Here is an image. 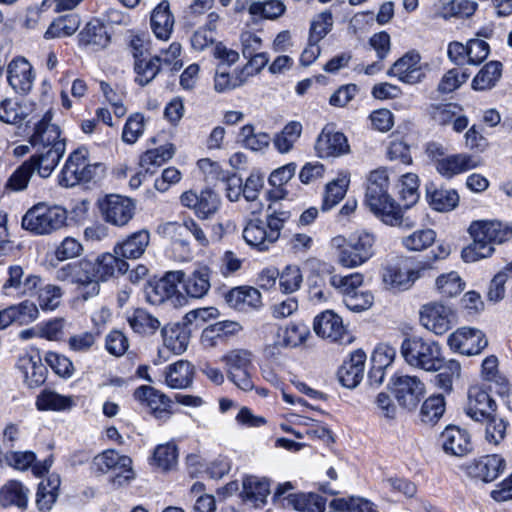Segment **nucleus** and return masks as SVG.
<instances>
[{"label": "nucleus", "instance_id": "nucleus-4", "mask_svg": "<svg viewBox=\"0 0 512 512\" xmlns=\"http://www.w3.org/2000/svg\"><path fill=\"white\" fill-rule=\"evenodd\" d=\"M401 354L408 365L428 372L437 370L443 357L437 342L421 337L406 338L401 344Z\"/></svg>", "mask_w": 512, "mask_h": 512}, {"label": "nucleus", "instance_id": "nucleus-62", "mask_svg": "<svg viewBox=\"0 0 512 512\" xmlns=\"http://www.w3.org/2000/svg\"><path fill=\"white\" fill-rule=\"evenodd\" d=\"M303 277L298 266H287L279 273V285L282 292L289 294L297 291L302 283Z\"/></svg>", "mask_w": 512, "mask_h": 512}, {"label": "nucleus", "instance_id": "nucleus-12", "mask_svg": "<svg viewBox=\"0 0 512 512\" xmlns=\"http://www.w3.org/2000/svg\"><path fill=\"white\" fill-rule=\"evenodd\" d=\"M427 269L429 267L425 265L417 268H407L396 264L387 265L382 271L384 287L394 293L409 290Z\"/></svg>", "mask_w": 512, "mask_h": 512}, {"label": "nucleus", "instance_id": "nucleus-33", "mask_svg": "<svg viewBox=\"0 0 512 512\" xmlns=\"http://www.w3.org/2000/svg\"><path fill=\"white\" fill-rule=\"evenodd\" d=\"M134 397L145 404L157 417L168 411L170 399L152 386H140L134 392Z\"/></svg>", "mask_w": 512, "mask_h": 512}, {"label": "nucleus", "instance_id": "nucleus-60", "mask_svg": "<svg viewBox=\"0 0 512 512\" xmlns=\"http://www.w3.org/2000/svg\"><path fill=\"white\" fill-rule=\"evenodd\" d=\"M223 361L227 365V372L253 369L252 354L245 349L231 350L223 357Z\"/></svg>", "mask_w": 512, "mask_h": 512}, {"label": "nucleus", "instance_id": "nucleus-39", "mask_svg": "<svg viewBox=\"0 0 512 512\" xmlns=\"http://www.w3.org/2000/svg\"><path fill=\"white\" fill-rule=\"evenodd\" d=\"M164 346L179 355L186 351L189 343L188 331L179 324L166 325L161 330Z\"/></svg>", "mask_w": 512, "mask_h": 512}, {"label": "nucleus", "instance_id": "nucleus-22", "mask_svg": "<svg viewBox=\"0 0 512 512\" xmlns=\"http://www.w3.org/2000/svg\"><path fill=\"white\" fill-rule=\"evenodd\" d=\"M439 445L446 454L462 457L472 451L469 433L454 425L447 426L439 436Z\"/></svg>", "mask_w": 512, "mask_h": 512}, {"label": "nucleus", "instance_id": "nucleus-44", "mask_svg": "<svg viewBox=\"0 0 512 512\" xmlns=\"http://www.w3.org/2000/svg\"><path fill=\"white\" fill-rule=\"evenodd\" d=\"M288 504L301 512H324L326 498L317 493L289 494Z\"/></svg>", "mask_w": 512, "mask_h": 512}, {"label": "nucleus", "instance_id": "nucleus-20", "mask_svg": "<svg viewBox=\"0 0 512 512\" xmlns=\"http://www.w3.org/2000/svg\"><path fill=\"white\" fill-rule=\"evenodd\" d=\"M7 79L16 93L28 94L32 90L35 80L32 65L23 57L13 59L7 68Z\"/></svg>", "mask_w": 512, "mask_h": 512}, {"label": "nucleus", "instance_id": "nucleus-23", "mask_svg": "<svg viewBox=\"0 0 512 512\" xmlns=\"http://www.w3.org/2000/svg\"><path fill=\"white\" fill-rule=\"evenodd\" d=\"M313 329L318 336L332 342H344V338L348 337L342 318L332 310H326L316 316Z\"/></svg>", "mask_w": 512, "mask_h": 512}, {"label": "nucleus", "instance_id": "nucleus-59", "mask_svg": "<svg viewBox=\"0 0 512 512\" xmlns=\"http://www.w3.org/2000/svg\"><path fill=\"white\" fill-rule=\"evenodd\" d=\"M332 25L333 18L331 12H321L311 22L309 38L313 42H320L329 33Z\"/></svg>", "mask_w": 512, "mask_h": 512}, {"label": "nucleus", "instance_id": "nucleus-16", "mask_svg": "<svg viewBox=\"0 0 512 512\" xmlns=\"http://www.w3.org/2000/svg\"><path fill=\"white\" fill-rule=\"evenodd\" d=\"M66 149V142L55 143L45 149H34V154L25 161L34 173L42 178H48L57 167Z\"/></svg>", "mask_w": 512, "mask_h": 512}, {"label": "nucleus", "instance_id": "nucleus-30", "mask_svg": "<svg viewBox=\"0 0 512 512\" xmlns=\"http://www.w3.org/2000/svg\"><path fill=\"white\" fill-rule=\"evenodd\" d=\"M479 160L471 155L461 153L437 159L436 170L444 177L451 178L479 166Z\"/></svg>", "mask_w": 512, "mask_h": 512}, {"label": "nucleus", "instance_id": "nucleus-61", "mask_svg": "<svg viewBox=\"0 0 512 512\" xmlns=\"http://www.w3.org/2000/svg\"><path fill=\"white\" fill-rule=\"evenodd\" d=\"M63 290L60 286L48 284L39 290V306L43 310H55L61 303Z\"/></svg>", "mask_w": 512, "mask_h": 512}, {"label": "nucleus", "instance_id": "nucleus-45", "mask_svg": "<svg viewBox=\"0 0 512 512\" xmlns=\"http://www.w3.org/2000/svg\"><path fill=\"white\" fill-rule=\"evenodd\" d=\"M502 75V64L499 61L488 62L474 77L472 88L474 90H487L496 85Z\"/></svg>", "mask_w": 512, "mask_h": 512}, {"label": "nucleus", "instance_id": "nucleus-52", "mask_svg": "<svg viewBox=\"0 0 512 512\" xmlns=\"http://www.w3.org/2000/svg\"><path fill=\"white\" fill-rule=\"evenodd\" d=\"M134 58V70L137 74L135 81L139 85L145 86L150 83L160 71V58L154 57L147 61L145 59L139 58L136 53L134 54Z\"/></svg>", "mask_w": 512, "mask_h": 512}, {"label": "nucleus", "instance_id": "nucleus-53", "mask_svg": "<svg viewBox=\"0 0 512 512\" xmlns=\"http://www.w3.org/2000/svg\"><path fill=\"white\" fill-rule=\"evenodd\" d=\"M445 412V400L443 395H433L427 398L420 410V419L423 423H436Z\"/></svg>", "mask_w": 512, "mask_h": 512}, {"label": "nucleus", "instance_id": "nucleus-31", "mask_svg": "<svg viewBox=\"0 0 512 512\" xmlns=\"http://www.w3.org/2000/svg\"><path fill=\"white\" fill-rule=\"evenodd\" d=\"M243 238L246 243L259 251L267 250L275 239L271 238L266 224L261 219L250 220L243 230Z\"/></svg>", "mask_w": 512, "mask_h": 512}, {"label": "nucleus", "instance_id": "nucleus-38", "mask_svg": "<svg viewBox=\"0 0 512 512\" xmlns=\"http://www.w3.org/2000/svg\"><path fill=\"white\" fill-rule=\"evenodd\" d=\"M60 484V477L54 474L39 483L36 494V505L40 511L47 512L51 510L58 498Z\"/></svg>", "mask_w": 512, "mask_h": 512}, {"label": "nucleus", "instance_id": "nucleus-40", "mask_svg": "<svg viewBox=\"0 0 512 512\" xmlns=\"http://www.w3.org/2000/svg\"><path fill=\"white\" fill-rule=\"evenodd\" d=\"M296 167V164L291 162L275 169L270 174L268 181L273 189L268 192L269 199L277 201L285 198L287 191L284 189V185L293 178Z\"/></svg>", "mask_w": 512, "mask_h": 512}, {"label": "nucleus", "instance_id": "nucleus-28", "mask_svg": "<svg viewBox=\"0 0 512 512\" xmlns=\"http://www.w3.org/2000/svg\"><path fill=\"white\" fill-rule=\"evenodd\" d=\"M315 148L322 158L341 156L350 150L347 138L343 133L331 132L326 129L318 136Z\"/></svg>", "mask_w": 512, "mask_h": 512}, {"label": "nucleus", "instance_id": "nucleus-48", "mask_svg": "<svg viewBox=\"0 0 512 512\" xmlns=\"http://www.w3.org/2000/svg\"><path fill=\"white\" fill-rule=\"evenodd\" d=\"M128 323L134 332L143 335L154 334L161 326L160 321L144 309H136L128 317Z\"/></svg>", "mask_w": 512, "mask_h": 512}, {"label": "nucleus", "instance_id": "nucleus-63", "mask_svg": "<svg viewBox=\"0 0 512 512\" xmlns=\"http://www.w3.org/2000/svg\"><path fill=\"white\" fill-rule=\"evenodd\" d=\"M249 12L267 19H276L285 12V5L278 0L254 2L250 5Z\"/></svg>", "mask_w": 512, "mask_h": 512}, {"label": "nucleus", "instance_id": "nucleus-15", "mask_svg": "<svg viewBox=\"0 0 512 512\" xmlns=\"http://www.w3.org/2000/svg\"><path fill=\"white\" fill-rule=\"evenodd\" d=\"M307 266L317 274H329V283L335 289H337L343 296H346L356 292L363 284V275L360 273H353L346 276L333 274L334 267L324 261L317 258H310L306 262Z\"/></svg>", "mask_w": 512, "mask_h": 512}, {"label": "nucleus", "instance_id": "nucleus-47", "mask_svg": "<svg viewBox=\"0 0 512 512\" xmlns=\"http://www.w3.org/2000/svg\"><path fill=\"white\" fill-rule=\"evenodd\" d=\"M436 371H439L435 377L436 386L445 392H451L454 380L461 374L460 363L453 359L445 361L442 357L441 365Z\"/></svg>", "mask_w": 512, "mask_h": 512}, {"label": "nucleus", "instance_id": "nucleus-29", "mask_svg": "<svg viewBox=\"0 0 512 512\" xmlns=\"http://www.w3.org/2000/svg\"><path fill=\"white\" fill-rule=\"evenodd\" d=\"M504 467V459L499 455H486L471 463L468 472L474 478L491 482L499 476Z\"/></svg>", "mask_w": 512, "mask_h": 512}, {"label": "nucleus", "instance_id": "nucleus-41", "mask_svg": "<svg viewBox=\"0 0 512 512\" xmlns=\"http://www.w3.org/2000/svg\"><path fill=\"white\" fill-rule=\"evenodd\" d=\"M270 494L268 479L257 476H248L243 480V499L253 503L255 506L263 504Z\"/></svg>", "mask_w": 512, "mask_h": 512}, {"label": "nucleus", "instance_id": "nucleus-35", "mask_svg": "<svg viewBox=\"0 0 512 512\" xmlns=\"http://www.w3.org/2000/svg\"><path fill=\"white\" fill-rule=\"evenodd\" d=\"M426 196L430 206L440 212L454 209L459 202V196L455 190L437 188L433 183L426 186Z\"/></svg>", "mask_w": 512, "mask_h": 512}, {"label": "nucleus", "instance_id": "nucleus-34", "mask_svg": "<svg viewBox=\"0 0 512 512\" xmlns=\"http://www.w3.org/2000/svg\"><path fill=\"white\" fill-rule=\"evenodd\" d=\"M194 369L190 362L179 360L167 367L166 384L172 389H185L192 384Z\"/></svg>", "mask_w": 512, "mask_h": 512}, {"label": "nucleus", "instance_id": "nucleus-57", "mask_svg": "<svg viewBox=\"0 0 512 512\" xmlns=\"http://www.w3.org/2000/svg\"><path fill=\"white\" fill-rule=\"evenodd\" d=\"M83 40L96 49L105 48L110 42V36L106 27L99 23H88L83 33Z\"/></svg>", "mask_w": 512, "mask_h": 512}, {"label": "nucleus", "instance_id": "nucleus-13", "mask_svg": "<svg viewBox=\"0 0 512 512\" xmlns=\"http://www.w3.org/2000/svg\"><path fill=\"white\" fill-rule=\"evenodd\" d=\"M393 392L400 406L414 410L424 397L425 385L416 376L400 375L393 378Z\"/></svg>", "mask_w": 512, "mask_h": 512}, {"label": "nucleus", "instance_id": "nucleus-36", "mask_svg": "<svg viewBox=\"0 0 512 512\" xmlns=\"http://www.w3.org/2000/svg\"><path fill=\"white\" fill-rule=\"evenodd\" d=\"M174 26V17L170 12L169 2L162 1L151 14V27L156 37L167 40Z\"/></svg>", "mask_w": 512, "mask_h": 512}, {"label": "nucleus", "instance_id": "nucleus-49", "mask_svg": "<svg viewBox=\"0 0 512 512\" xmlns=\"http://www.w3.org/2000/svg\"><path fill=\"white\" fill-rule=\"evenodd\" d=\"M79 19L76 15L70 14L54 20L46 30V39L63 38L73 35L79 28Z\"/></svg>", "mask_w": 512, "mask_h": 512}, {"label": "nucleus", "instance_id": "nucleus-32", "mask_svg": "<svg viewBox=\"0 0 512 512\" xmlns=\"http://www.w3.org/2000/svg\"><path fill=\"white\" fill-rule=\"evenodd\" d=\"M29 499V489L17 480H9L0 489V505L2 507L16 506L26 509Z\"/></svg>", "mask_w": 512, "mask_h": 512}, {"label": "nucleus", "instance_id": "nucleus-3", "mask_svg": "<svg viewBox=\"0 0 512 512\" xmlns=\"http://www.w3.org/2000/svg\"><path fill=\"white\" fill-rule=\"evenodd\" d=\"M468 230L473 241L461 252L466 263L490 257L495 251L494 245L512 239V227L499 221H474Z\"/></svg>", "mask_w": 512, "mask_h": 512}, {"label": "nucleus", "instance_id": "nucleus-46", "mask_svg": "<svg viewBox=\"0 0 512 512\" xmlns=\"http://www.w3.org/2000/svg\"><path fill=\"white\" fill-rule=\"evenodd\" d=\"M350 179L347 175H341L326 185L322 203V210L328 211L337 205L345 196Z\"/></svg>", "mask_w": 512, "mask_h": 512}, {"label": "nucleus", "instance_id": "nucleus-43", "mask_svg": "<svg viewBox=\"0 0 512 512\" xmlns=\"http://www.w3.org/2000/svg\"><path fill=\"white\" fill-rule=\"evenodd\" d=\"M71 396H64L55 391L45 389L36 398V407L40 411H65L74 406Z\"/></svg>", "mask_w": 512, "mask_h": 512}, {"label": "nucleus", "instance_id": "nucleus-27", "mask_svg": "<svg viewBox=\"0 0 512 512\" xmlns=\"http://www.w3.org/2000/svg\"><path fill=\"white\" fill-rule=\"evenodd\" d=\"M228 305L240 312L258 309L262 305L261 293L251 286H240L231 289L225 296Z\"/></svg>", "mask_w": 512, "mask_h": 512}, {"label": "nucleus", "instance_id": "nucleus-11", "mask_svg": "<svg viewBox=\"0 0 512 512\" xmlns=\"http://www.w3.org/2000/svg\"><path fill=\"white\" fill-rule=\"evenodd\" d=\"M41 284L39 275L26 272L21 265L13 264L7 268L2 292L6 296H32Z\"/></svg>", "mask_w": 512, "mask_h": 512}, {"label": "nucleus", "instance_id": "nucleus-24", "mask_svg": "<svg viewBox=\"0 0 512 512\" xmlns=\"http://www.w3.org/2000/svg\"><path fill=\"white\" fill-rule=\"evenodd\" d=\"M150 243V233L146 229L139 230L116 243L113 254L126 262V259H139L146 251Z\"/></svg>", "mask_w": 512, "mask_h": 512}, {"label": "nucleus", "instance_id": "nucleus-6", "mask_svg": "<svg viewBox=\"0 0 512 512\" xmlns=\"http://www.w3.org/2000/svg\"><path fill=\"white\" fill-rule=\"evenodd\" d=\"M67 220L66 210L60 206L38 203L22 218V227L38 235L49 234L62 228Z\"/></svg>", "mask_w": 512, "mask_h": 512}, {"label": "nucleus", "instance_id": "nucleus-50", "mask_svg": "<svg viewBox=\"0 0 512 512\" xmlns=\"http://www.w3.org/2000/svg\"><path fill=\"white\" fill-rule=\"evenodd\" d=\"M152 464L162 471H169L176 467L178 462V449L174 443L158 445L153 453Z\"/></svg>", "mask_w": 512, "mask_h": 512}, {"label": "nucleus", "instance_id": "nucleus-5", "mask_svg": "<svg viewBox=\"0 0 512 512\" xmlns=\"http://www.w3.org/2000/svg\"><path fill=\"white\" fill-rule=\"evenodd\" d=\"M85 148L73 151L61 171L59 184L64 187H73L79 183L90 182L104 174L101 163L91 164Z\"/></svg>", "mask_w": 512, "mask_h": 512}, {"label": "nucleus", "instance_id": "nucleus-56", "mask_svg": "<svg viewBox=\"0 0 512 512\" xmlns=\"http://www.w3.org/2000/svg\"><path fill=\"white\" fill-rule=\"evenodd\" d=\"M465 283L456 272L442 274L436 279V287L439 293L446 297H454L464 289Z\"/></svg>", "mask_w": 512, "mask_h": 512}, {"label": "nucleus", "instance_id": "nucleus-21", "mask_svg": "<svg viewBox=\"0 0 512 512\" xmlns=\"http://www.w3.org/2000/svg\"><path fill=\"white\" fill-rule=\"evenodd\" d=\"M497 404L482 388L473 386L468 391L467 415L475 421L483 422L496 414Z\"/></svg>", "mask_w": 512, "mask_h": 512}, {"label": "nucleus", "instance_id": "nucleus-2", "mask_svg": "<svg viewBox=\"0 0 512 512\" xmlns=\"http://www.w3.org/2000/svg\"><path fill=\"white\" fill-rule=\"evenodd\" d=\"M389 177L385 168L370 172L367 178L365 202L370 210L385 224L411 227L413 223L404 219L401 207L388 194Z\"/></svg>", "mask_w": 512, "mask_h": 512}, {"label": "nucleus", "instance_id": "nucleus-37", "mask_svg": "<svg viewBox=\"0 0 512 512\" xmlns=\"http://www.w3.org/2000/svg\"><path fill=\"white\" fill-rule=\"evenodd\" d=\"M186 294L195 299L204 297L210 287V270L203 266L195 270L187 279L182 280Z\"/></svg>", "mask_w": 512, "mask_h": 512}, {"label": "nucleus", "instance_id": "nucleus-14", "mask_svg": "<svg viewBox=\"0 0 512 512\" xmlns=\"http://www.w3.org/2000/svg\"><path fill=\"white\" fill-rule=\"evenodd\" d=\"M387 75L409 85L422 82L426 73L421 64V55L415 50L408 51L390 67Z\"/></svg>", "mask_w": 512, "mask_h": 512}, {"label": "nucleus", "instance_id": "nucleus-26", "mask_svg": "<svg viewBox=\"0 0 512 512\" xmlns=\"http://www.w3.org/2000/svg\"><path fill=\"white\" fill-rule=\"evenodd\" d=\"M366 354L362 350H356L350 358L339 368L337 376L339 382L346 388L353 389L359 385L364 375Z\"/></svg>", "mask_w": 512, "mask_h": 512}, {"label": "nucleus", "instance_id": "nucleus-9", "mask_svg": "<svg viewBox=\"0 0 512 512\" xmlns=\"http://www.w3.org/2000/svg\"><path fill=\"white\" fill-rule=\"evenodd\" d=\"M92 469L98 473H114V484L122 486L135 477L132 469V459L121 455L113 449H108L94 457Z\"/></svg>", "mask_w": 512, "mask_h": 512}, {"label": "nucleus", "instance_id": "nucleus-25", "mask_svg": "<svg viewBox=\"0 0 512 512\" xmlns=\"http://www.w3.org/2000/svg\"><path fill=\"white\" fill-rule=\"evenodd\" d=\"M52 115L47 112L43 115L34 127V132L30 136L29 143L33 149L50 148L58 142H65L60 138V129L57 125L51 123Z\"/></svg>", "mask_w": 512, "mask_h": 512}, {"label": "nucleus", "instance_id": "nucleus-7", "mask_svg": "<svg viewBox=\"0 0 512 512\" xmlns=\"http://www.w3.org/2000/svg\"><path fill=\"white\" fill-rule=\"evenodd\" d=\"M375 238L368 232H361L357 238L348 242L341 236L332 239V246L339 250L338 261L347 268H352L366 262L373 255Z\"/></svg>", "mask_w": 512, "mask_h": 512}, {"label": "nucleus", "instance_id": "nucleus-58", "mask_svg": "<svg viewBox=\"0 0 512 512\" xmlns=\"http://www.w3.org/2000/svg\"><path fill=\"white\" fill-rule=\"evenodd\" d=\"M290 218V212L278 210L273 205H269L266 215V227L271 234V238L275 241L279 239L280 232L284 227V223Z\"/></svg>", "mask_w": 512, "mask_h": 512}, {"label": "nucleus", "instance_id": "nucleus-19", "mask_svg": "<svg viewBox=\"0 0 512 512\" xmlns=\"http://www.w3.org/2000/svg\"><path fill=\"white\" fill-rule=\"evenodd\" d=\"M180 202L202 219L215 214L220 206L218 195L210 189L202 190L199 194L192 190L186 191L180 196Z\"/></svg>", "mask_w": 512, "mask_h": 512}, {"label": "nucleus", "instance_id": "nucleus-54", "mask_svg": "<svg viewBox=\"0 0 512 512\" xmlns=\"http://www.w3.org/2000/svg\"><path fill=\"white\" fill-rule=\"evenodd\" d=\"M243 75L244 71H239L235 75H230L227 71L222 70L221 66H219L214 78V88L217 92H225L235 89L247 81L250 73H247L245 77Z\"/></svg>", "mask_w": 512, "mask_h": 512}, {"label": "nucleus", "instance_id": "nucleus-42", "mask_svg": "<svg viewBox=\"0 0 512 512\" xmlns=\"http://www.w3.org/2000/svg\"><path fill=\"white\" fill-rule=\"evenodd\" d=\"M18 368L23 373L25 382L30 388L41 386L46 380L47 369L41 359L26 356L20 359Z\"/></svg>", "mask_w": 512, "mask_h": 512}, {"label": "nucleus", "instance_id": "nucleus-64", "mask_svg": "<svg viewBox=\"0 0 512 512\" xmlns=\"http://www.w3.org/2000/svg\"><path fill=\"white\" fill-rule=\"evenodd\" d=\"M419 180L418 176L413 173H407L402 176L400 195L401 198L406 202L405 207L409 208L415 204L419 198L418 194Z\"/></svg>", "mask_w": 512, "mask_h": 512}, {"label": "nucleus", "instance_id": "nucleus-55", "mask_svg": "<svg viewBox=\"0 0 512 512\" xmlns=\"http://www.w3.org/2000/svg\"><path fill=\"white\" fill-rule=\"evenodd\" d=\"M436 239V233L432 229L417 230L402 239L405 248L411 251H422L431 246Z\"/></svg>", "mask_w": 512, "mask_h": 512}, {"label": "nucleus", "instance_id": "nucleus-10", "mask_svg": "<svg viewBox=\"0 0 512 512\" xmlns=\"http://www.w3.org/2000/svg\"><path fill=\"white\" fill-rule=\"evenodd\" d=\"M98 207L102 218L116 227L126 226L136 211L133 199L118 194H109L99 199Z\"/></svg>", "mask_w": 512, "mask_h": 512}, {"label": "nucleus", "instance_id": "nucleus-1", "mask_svg": "<svg viewBox=\"0 0 512 512\" xmlns=\"http://www.w3.org/2000/svg\"><path fill=\"white\" fill-rule=\"evenodd\" d=\"M128 269L127 262L111 253H104L95 260L83 258L60 266L55 271V278L83 289L81 298L86 301L99 294V281L123 275Z\"/></svg>", "mask_w": 512, "mask_h": 512}, {"label": "nucleus", "instance_id": "nucleus-17", "mask_svg": "<svg viewBox=\"0 0 512 512\" xmlns=\"http://www.w3.org/2000/svg\"><path fill=\"white\" fill-rule=\"evenodd\" d=\"M448 344L451 349L471 356L479 354L487 346L488 341L480 330L463 327L449 336Z\"/></svg>", "mask_w": 512, "mask_h": 512}, {"label": "nucleus", "instance_id": "nucleus-51", "mask_svg": "<svg viewBox=\"0 0 512 512\" xmlns=\"http://www.w3.org/2000/svg\"><path fill=\"white\" fill-rule=\"evenodd\" d=\"M302 132V125L299 122L292 121L285 125L283 130L276 134L273 143L280 153L289 152Z\"/></svg>", "mask_w": 512, "mask_h": 512}, {"label": "nucleus", "instance_id": "nucleus-8", "mask_svg": "<svg viewBox=\"0 0 512 512\" xmlns=\"http://www.w3.org/2000/svg\"><path fill=\"white\" fill-rule=\"evenodd\" d=\"M184 272L181 270L168 271L159 280L150 282L145 288V296L152 305H160L165 302L173 307L183 306L187 300L178 290V284L182 282Z\"/></svg>", "mask_w": 512, "mask_h": 512}, {"label": "nucleus", "instance_id": "nucleus-18", "mask_svg": "<svg viewBox=\"0 0 512 512\" xmlns=\"http://www.w3.org/2000/svg\"><path fill=\"white\" fill-rule=\"evenodd\" d=\"M453 321V312L442 304L430 303L424 305L420 311L421 324L436 335H442L451 329Z\"/></svg>", "mask_w": 512, "mask_h": 512}]
</instances>
